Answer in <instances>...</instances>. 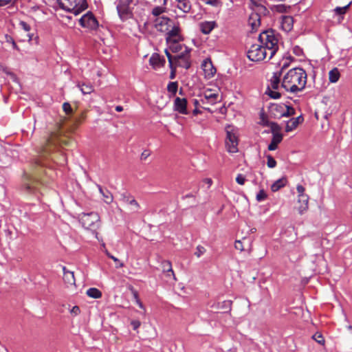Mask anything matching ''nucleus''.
<instances>
[{"label": "nucleus", "instance_id": "1", "mask_svg": "<svg viewBox=\"0 0 352 352\" xmlns=\"http://www.w3.org/2000/svg\"><path fill=\"white\" fill-rule=\"evenodd\" d=\"M307 76L306 72L300 68H293L283 76L281 87L287 91L297 94L302 91L306 85Z\"/></svg>", "mask_w": 352, "mask_h": 352}, {"label": "nucleus", "instance_id": "2", "mask_svg": "<svg viewBox=\"0 0 352 352\" xmlns=\"http://www.w3.org/2000/svg\"><path fill=\"white\" fill-rule=\"evenodd\" d=\"M258 42L268 51V59H271L278 50L279 34L272 29L262 32Z\"/></svg>", "mask_w": 352, "mask_h": 352}, {"label": "nucleus", "instance_id": "3", "mask_svg": "<svg viewBox=\"0 0 352 352\" xmlns=\"http://www.w3.org/2000/svg\"><path fill=\"white\" fill-rule=\"evenodd\" d=\"M60 8L67 12L78 15L85 10L88 4L87 0H57Z\"/></svg>", "mask_w": 352, "mask_h": 352}, {"label": "nucleus", "instance_id": "4", "mask_svg": "<svg viewBox=\"0 0 352 352\" xmlns=\"http://www.w3.org/2000/svg\"><path fill=\"white\" fill-rule=\"evenodd\" d=\"M115 4L121 21H125L133 18V0H116Z\"/></svg>", "mask_w": 352, "mask_h": 352}, {"label": "nucleus", "instance_id": "5", "mask_svg": "<svg viewBox=\"0 0 352 352\" xmlns=\"http://www.w3.org/2000/svg\"><path fill=\"white\" fill-rule=\"evenodd\" d=\"M80 221L85 229L95 231L99 227L100 217L98 213L94 212L82 213L80 215Z\"/></svg>", "mask_w": 352, "mask_h": 352}, {"label": "nucleus", "instance_id": "6", "mask_svg": "<svg viewBox=\"0 0 352 352\" xmlns=\"http://www.w3.org/2000/svg\"><path fill=\"white\" fill-rule=\"evenodd\" d=\"M247 54L248 58L252 61L263 60L269 55L268 51L260 43L252 45Z\"/></svg>", "mask_w": 352, "mask_h": 352}, {"label": "nucleus", "instance_id": "7", "mask_svg": "<svg viewBox=\"0 0 352 352\" xmlns=\"http://www.w3.org/2000/svg\"><path fill=\"white\" fill-rule=\"evenodd\" d=\"M80 25L89 30H96L98 25V21L91 12H87L79 19Z\"/></svg>", "mask_w": 352, "mask_h": 352}, {"label": "nucleus", "instance_id": "8", "mask_svg": "<svg viewBox=\"0 0 352 352\" xmlns=\"http://www.w3.org/2000/svg\"><path fill=\"white\" fill-rule=\"evenodd\" d=\"M191 50L184 47V50L179 54L174 56V64L175 67H181L188 69L190 67V53Z\"/></svg>", "mask_w": 352, "mask_h": 352}, {"label": "nucleus", "instance_id": "9", "mask_svg": "<svg viewBox=\"0 0 352 352\" xmlns=\"http://www.w3.org/2000/svg\"><path fill=\"white\" fill-rule=\"evenodd\" d=\"M166 43L183 41L179 23L174 21L173 25H171L166 32Z\"/></svg>", "mask_w": 352, "mask_h": 352}, {"label": "nucleus", "instance_id": "10", "mask_svg": "<svg viewBox=\"0 0 352 352\" xmlns=\"http://www.w3.org/2000/svg\"><path fill=\"white\" fill-rule=\"evenodd\" d=\"M230 126L226 130L227 136L226 140V144L228 148V151L230 153H236L238 151V139L236 134L232 130H229Z\"/></svg>", "mask_w": 352, "mask_h": 352}, {"label": "nucleus", "instance_id": "11", "mask_svg": "<svg viewBox=\"0 0 352 352\" xmlns=\"http://www.w3.org/2000/svg\"><path fill=\"white\" fill-rule=\"evenodd\" d=\"M173 22L174 21L169 18L162 16L156 19L154 26L157 31L166 33L168 30V28L173 25Z\"/></svg>", "mask_w": 352, "mask_h": 352}, {"label": "nucleus", "instance_id": "12", "mask_svg": "<svg viewBox=\"0 0 352 352\" xmlns=\"http://www.w3.org/2000/svg\"><path fill=\"white\" fill-rule=\"evenodd\" d=\"M218 99V94L212 93L211 91H206L201 96V102L204 105L203 108L209 109L207 107L209 104H214L217 103Z\"/></svg>", "mask_w": 352, "mask_h": 352}, {"label": "nucleus", "instance_id": "13", "mask_svg": "<svg viewBox=\"0 0 352 352\" xmlns=\"http://www.w3.org/2000/svg\"><path fill=\"white\" fill-rule=\"evenodd\" d=\"M60 142L59 134L57 132L51 133L46 140L45 145L43 148V153H49L52 147H55Z\"/></svg>", "mask_w": 352, "mask_h": 352}, {"label": "nucleus", "instance_id": "14", "mask_svg": "<svg viewBox=\"0 0 352 352\" xmlns=\"http://www.w3.org/2000/svg\"><path fill=\"white\" fill-rule=\"evenodd\" d=\"M265 15L261 14L259 12L252 11L248 19V24L251 26L252 30H256L260 26L261 16Z\"/></svg>", "mask_w": 352, "mask_h": 352}, {"label": "nucleus", "instance_id": "15", "mask_svg": "<svg viewBox=\"0 0 352 352\" xmlns=\"http://www.w3.org/2000/svg\"><path fill=\"white\" fill-rule=\"evenodd\" d=\"M250 8L252 11L259 12L261 14H267L268 11L265 7V0H250Z\"/></svg>", "mask_w": 352, "mask_h": 352}, {"label": "nucleus", "instance_id": "16", "mask_svg": "<svg viewBox=\"0 0 352 352\" xmlns=\"http://www.w3.org/2000/svg\"><path fill=\"white\" fill-rule=\"evenodd\" d=\"M201 67L204 70L205 76L208 78L213 77L216 73V69L213 66V64L210 58H206L203 61Z\"/></svg>", "mask_w": 352, "mask_h": 352}, {"label": "nucleus", "instance_id": "17", "mask_svg": "<svg viewBox=\"0 0 352 352\" xmlns=\"http://www.w3.org/2000/svg\"><path fill=\"white\" fill-rule=\"evenodd\" d=\"M120 201L124 204H129L132 206V209L134 212H137L140 206L135 198L129 193H122L120 195Z\"/></svg>", "mask_w": 352, "mask_h": 352}, {"label": "nucleus", "instance_id": "18", "mask_svg": "<svg viewBox=\"0 0 352 352\" xmlns=\"http://www.w3.org/2000/svg\"><path fill=\"white\" fill-rule=\"evenodd\" d=\"M187 100L186 98H176L174 102V109L182 114H188Z\"/></svg>", "mask_w": 352, "mask_h": 352}, {"label": "nucleus", "instance_id": "19", "mask_svg": "<svg viewBox=\"0 0 352 352\" xmlns=\"http://www.w3.org/2000/svg\"><path fill=\"white\" fill-rule=\"evenodd\" d=\"M165 59L161 57L158 54H153L150 59L149 63L155 69H158L164 66L165 63Z\"/></svg>", "mask_w": 352, "mask_h": 352}, {"label": "nucleus", "instance_id": "20", "mask_svg": "<svg viewBox=\"0 0 352 352\" xmlns=\"http://www.w3.org/2000/svg\"><path fill=\"white\" fill-rule=\"evenodd\" d=\"M275 108L277 109H282V113H280V115L274 113V116L276 117H289L295 114L294 109L287 105L281 104L279 106H276Z\"/></svg>", "mask_w": 352, "mask_h": 352}, {"label": "nucleus", "instance_id": "21", "mask_svg": "<svg viewBox=\"0 0 352 352\" xmlns=\"http://www.w3.org/2000/svg\"><path fill=\"white\" fill-rule=\"evenodd\" d=\"M298 201L299 204L298 208V212L302 214L308 210L309 197L307 195H301V197L298 198Z\"/></svg>", "mask_w": 352, "mask_h": 352}, {"label": "nucleus", "instance_id": "22", "mask_svg": "<svg viewBox=\"0 0 352 352\" xmlns=\"http://www.w3.org/2000/svg\"><path fill=\"white\" fill-rule=\"evenodd\" d=\"M294 19L291 16H283L281 21V27L285 32H289L293 28Z\"/></svg>", "mask_w": 352, "mask_h": 352}, {"label": "nucleus", "instance_id": "23", "mask_svg": "<svg viewBox=\"0 0 352 352\" xmlns=\"http://www.w3.org/2000/svg\"><path fill=\"white\" fill-rule=\"evenodd\" d=\"M280 76L281 72H274L270 79V84L268 85V87L272 89H278L280 86Z\"/></svg>", "mask_w": 352, "mask_h": 352}, {"label": "nucleus", "instance_id": "24", "mask_svg": "<svg viewBox=\"0 0 352 352\" xmlns=\"http://www.w3.org/2000/svg\"><path fill=\"white\" fill-rule=\"evenodd\" d=\"M63 279L65 282L69 285H75V278L74 274L73 272L67 270L65 267H63Z\"/></svg>", "mask_w": 352, "mask_h": 352}, {"label": "nucleus", "instance_id": "25", "mask_svg": "<svg viewBox=\"0 0 352 352\" xmlns=\"http://www.w3.org/2000/svg\"><path fill=\"white\" fill-rule=\"evenodd\" d=\"M162 266L163 269V272L166 273V276L168 277L172 276L174 280H175V276L172 269L171 263L168 261H164L162 263Z\"/></svg>", "mask_w": 352, "mask_h": 352}, {"label": "nucleus", "instance_id": "26", "mask_svg": "<svg viewBox=\"0 0 352 352\" xmlns=\"http://www.w3.org/2000/svg\"><path fill=\"white\" fill-rule=\"evenodd\" d=\"M283 135L280 133L274 134L271 143L268 145V150L274 151L278 144L282 141Z\"/></svg>", "mask_w": 352, "mask_h": 352}, {"label": "nucleus", "instance_id": "27", "mask_svg": "<svg viewBox=\"0 0 352 352\" xmlns=\"http://www.w3.org/2000/svg\"><path fill=\"white\" fill-rule=\"evenodd\" d=\"M215 22L214 21H205L200 23L201 31L205 34H209L214 28Z\"/></svg>", "mask_w": 352, "mask_h": 352}, {"label": "nucleus", "instance_id": "28", "mask_svg": "<svg viewBox=\"0 0 352 352\" xmlns=\"http://www.w3.org/2000/svg\"><path fill=\"white\" fill-rule=\"evenodd\" d=\"M98 187L100 194L103 197V201L107 204H110L111 203H112L113 200V197L111 192L108 190H103L102 188L99 185L98 186Z\"/></svg>", "mask_w": 352, "mask_h": 352}, {"label": "nucleus", "instance_id": "29", "mask_svg": "<svg viewBox=\"0 0 352 352\" xmlns=\"http://www.w3.org/2000/svg\"><path fill=\"white\" fill-rule=\"evenodd\" d=\"M232 301L231 300H224L221 302H217L215 305H212V307L217 309H221L225 311H230L231 309Z\"/></svg>", "mask_w": 352, "mask_h": 352}, {"label": "nucleus", "instance_id": "30", "mask_svg": "<svg viewBox=\"0 0 352 352\" xmlns=\"http://www.w3.org/2000/svg\"><path fill=\"white\" fill-rule=\"evenodd\" d=\"M287 184V179L285 177H282L278 180H276L274 183L271 186V190L273 192H276L279 190L281 188L284 187Z\"/></svg>", "mask_w": 352, "mask_h": 352}, {"label": "nucleus", "instance_id": "31", "mask_svg": "<svg viewBox=\"0 0 352 352\" xmlns=\"http://www.w3.org/2000/svg\"><path fill=\"white\" fill-rule=\"evenodd\" d=\"M177 7L184 13H188L191 9V5L188 0H182L177 3Z\"/></svg>", "mask_w": 352, "mask_h": 352}, {"label": "nucleus", "instance_id": "32", "mask_svg": "<svg viewBox=\"0 0 352 352\" xmlns=\"http://www.w3.org/2000/svg\"><path fill=\"white\" fill-rule=\"evenodd\" d=\"M179 42L180 41L167 42V44L169 45V48L172 52L177 53L186 47L185 45L180 44Z\"/></svg>", "mask_w": 352, "mask_h": 352}, {"label": "nucleus", "instance_id": "33", "mask_svg": "<svg viewBox=\"0 0 352 352\" xmlns=\"http://www.w3.org/2000/svg\"><path fill=\"white\" fill-rule=\"evenodd\" d=\"M340 76L339 70L337 68H333L329 73V79L331 82L335 83L338 82Z\"/></svg>", "mask_w": 352, "mask_h": 352}, {"label": "nucleus", "instance_id": "34", "mask_svg": "<svg viewBox=\"0 0 352 352\" xmlns=\"http://www.w3.org/2000/svg\"><path fill=\"white\" fill-rule=\"evenodd\" d=\"M86 293L88 296L93 298H99L102 296L101 292L99 289H98L97 288H94V287L89 288L87 291Z\"/></svg>", "mask_w": 352, "mask_h": 352}, {"label": "nucleus", "instance_id": "35", "mask_svg": "<svg viewBox=\"0 0 352 352\" xmlns=\"http://www.w3.org/2000/svg\"><path fill=\"white\" fill-rule=\"evenodd\" d=\"M80 88V91L83 94H89L94 91V87L90 84L82 83L78 85Z\"/></svg>", "mask_w": 352, "mask_h": 352}, {"label": "nucleus", "instance_id": "36", "mask_svg": "<svg viewBox=\"0 0 352 352\" xmlns=\"http://www.w3.org/2000/svg\"><path fill=\"white\" fill-rule=\"evenodd\" d=\"M296 122H297L296 120H294L293 118L290 119L287 122V124L285 126V131L290 132V131H293L294 129H295L298 126V124Z\"/></svg>", "mask_w": 352, "mask_h": 352}, {"label": "nucleus", "instance_id": "37", "mask_svg": "<svg viewBox=\"0 0 352 352\" xmlns=\"http://www.w3.org/2000/svg\"><path fill=\"white\" fill-rule=\"evenodd\" d=\"M178 84L177 82H170L167 86V90L172 95H175L177 91Z\"/></svg>", "mask_w": 352, "mask_h": 352}, {"label": "nucleus", "instance_id": "38", "mask_svg": "<svg viewBox=\"0 0 352 352\" xmlns=\"http://www.w3.org/2000/svg\"><path fill=\"white\" fill-rule=\"evenodd\" d=\"M276 89H271V88L268 87L267 91L266 93L270 96V98L274 99H278L280 97V94L276 91Z\"/></svg>", "mask_w": 352, "mask_h": 352}, {"label": "nucleus", "instance_id": "39", "mask_svg": "<svg viewBox=\"0 0 352 352\" xmlns=\"http://www.w3.org/2000/svg\"><path fill=\"white\" fill-rule=\"evenodd\" d=\"M351 3V2H350L348 5L345 6L344 7H336L334 10L335 12L339 15L344 14L346 12V10H348Z\"/></svg>", "mask_w": 352, "mask_h": 352}, {"label": "nucleus", "instance_id": "40", "mask_svg": "<svg viewBox=\"0 0 352 352\" xmlns=\"http://www.w3.org/2000/svg\"><path fill=\"white\" fill-rule=\"evenodd\" d=\"M266 157H267V166L270 168H274L276 166V160L270 155H267Z\"/></svg>", "mask_w": 352, "mask_h": 352}, {"label": "nucleus", "instance_id": "41", "mask_svg": "<svg viewBox=\"0 0 352 352\" xmlns=\"http://www.w3.org/2000/svg\"><path fill=\"white\" fill-rule=\"evenodd\" d=\"M5 38L6 42L8 43H10L14 49L17 50H19L18 45H16L14 38L11 36L6 34Z\"/></svg>", "mask_w": 352, "mask_h": 352}, {"label": "nucleus", "instance_id": "42", "mask_svg": "<svg viewBox=\"0 0 352 352\" xmlns=\"http://www.w3.org/2000/svg\"><path fill=\"white\" fill-rule=\"evenodd\" d=\"M313 339L317 342L318 343L320 344H324V339L322 336V335L320 333H316L313 336H312Z\"/></svg>", "mask_w": 352, "mask_h": 352}, {"label": "nucleus", "instance_id": "43", "mask_svg": "<svg viewBox=\"0 0 352 352\" xmlns=\"http://www.w3.org/2000/svg\"><path fill=\"white\" fill-rule=\"evenodd\" d=\"M267 195L265 191L263 189L259 190L258 194L256 195V200L258 201H264L267 198Z\"/></svg>", "mask_w": 352, "mask_h": 352}, {"label": "nucleus", "instance_id": "44", "mask_svg": "<svg viewBox=\"0 0 352 352\" xmlns=\"http://www.w3.org/2000/svg\"><path fill=\"white\" fill-rule=\"evenodd\" d=\"M206 248L201 245H197L196 248V251L195 252V255L199 258L206 252Z\"/></svg>", "mask_w": 352, "mask_h": 352}, {"label": "nucleus", "instance_id": "45", "mask_svg": "<svg viewBox=\"0 0 352 352\" xmlns=\"http://www.w3.org/2000/svg\"><path fill=\"white\" fill-rule=\"evenodd\" d=\"M270 128L272 130V132L274 134L280 133L279 131H280V126L275 123V122H271L270 123Z\"/></svg>", "mask_w": 352, "mask_h": 352}, {"label": "nucleus", "instance_id": "46", "mask_svg": "<svg viewBox=\"0 0 352 352\" xmlns=\"http://www.w3.org/2000/svg\"><path fill=\"white\" fill-rule=\"evenodd\" d=\"M63 111L67 113V114H71L72 113V109L71 107V105L68 102H64L63 104Z\"/></svg>", "mask_w": 352, "mask_h": 352}, {"label": "nucleus", "instance_id": "47", "mask_svg": "<svg viewBox=\"0 0 352 352\" xmlns=\"http://www.w3.org/2000/svg\"><path fill=\"white\" fill-rule=\"evenodd\" d=\"M166 55L168 59V63L170 68H173V65L174 64V56H173L168 50H165Z\"/></svg>", "mask_w": 352, "mask_h": 352}, {"label": "nucleus", "instance_id": "48", "mask_svg": "<svg viewBox=\"0 0 352 352\" xmlns=\"http://www.w3.org/2000/svg\"><path fill=\"white\" fill-rule=\"evenodd\" d=\"M245 180V177L242 174H239L236 177V182L240 185H243Z\"/></svg>", "mask_w": 352, "mask_h": 352}, {"label": "nucleus", "instance_id": "49", "mask_svg": "<svg viewBox=\"0 0 352 352\" xmlns=\"http://www.w3.org/2000/svg\"><path fill=\"white\" fill-rule=\"evenodd\" d=\"M164 10L162 7H155L152 10V14L155 16H159L163 12Z\"/></svg>", "mask_w": 352, "mask_h": 352}, {"label": "nucleus", "instance_id": "50", "mask_svg": "<svg viewBox=\"0 0 352 352\" xmlns=\"http://www.w3.org/2000/svg\"><path fill=\"white\" fill-rule=\"evenodd\" d=\"M111 258L116 263V268H121L124 266L123 263L121 262L118 258L115 256H111Z\"/></svg>", "mask_w": 352, "mask_h": 352}, {"label": "nucleus", "instance_id": "51", "mask_svg": "<svg viewBox=\"0 0 352 352\" xmlns=\"http://www.w3.org/2000/svg\"><path fill=\"white\" fill-rule=\"evenodd\" d=\"M297 192L298 193V198L301 197V195H306L305 194V188L301 185H298L296 187Z\"/></svg>", "mask_w": 352, "mask_h": 352}, {"label": "nucleus", "instance_id": "52", "mask_svg": "<svg viewBox=\"0 0 352 352\" xmlns=\"http://www.w3.org/2000/svg\"><path fill=\"white\" fill-rule=\"evenodd\" d=\"M234 247L236 250H239L240 251L244 250V247L243 245V242L241 241H236Z\"/></svg>", "mask_w": 352, "mask_h": 352}, {"label": "nucleus", "instance_id": "53", "mask_svg": "<svg viewBox=\"0 0 352 352\" xmlns=\"http://www.w3.org/2000/svg\"><path fill=\"white\" fill-rule=\"evenodd\" d=\"M131 324L134 330H137L141 325V322L139 320H132Z\"/></svg>", "mask_w": 352, "mask_h": 352}, {"label": "nucleus", "instance_id": "54", "mask_svg": "<svg viewBox=\"0 0 352 352\" xmlns=\"http://www.w3.org/2000/svg\"><path fill=\"white\" fill-rule=\"evenodd\" d=\"M19 25L25 31L29 32L30 30V26L25 21H21Z\"/></svg>", "mask_w": 352, "mask_h": 352}, {"label": "nucleus", "instance_id": "55", "mask_svg": "<svg viewBox=\"0 0 352 352\" xmlns=\"http://www.w3.org/2000/svg\"><path fill=\"white\" fill-rule=\"evenodd\" d=\"M13 5V0H0V7Z\"/></svg>", "mask_w": 352, "mask_h": 352}, {"label": "nucleus", "instance_id": "56", "mask_svg": "<svg viewBox=\"0 0 352 352\" xmlns=\"http://www.w3.org/2000/svg\"><path fill=\"white\" fill-rule=\"evenodd\" d=\"M71 314H74V316H77L80 314V308L78 306H74L71 309Z\"/></svg>", "mask_w": 352, "mask_h": 352}, {"label": "nucleus", "instance_id": "57", "mask_svg": "<svg viewBox=\"0 0 352 352\" xmlns=\"http://www.w3.org/2000/svg\"><path fill=\"white\" fill-rule=\"evenodd\" d=\"M202 1H204L207 4L215 6L217 5L218 0H201Z\"/></svg>", "mask_w": 352, "mask_h": 352}, {"label": "nucleus", "instance_id": "58", "mask_svg": "<svg viewBox=\"0 0 352 352\" xmlns=\"http://www.w3.org/2000/svg\"><path fill=\"white\" fill-rule=\"evenodd\" d=\"M203 182L204 183H206V184H208V187H210L212 185V179L210 178H205L203 180Z\"/></svg>", "mask_w": 352, "mask_h": 352}, {"label": "nucleus", "instance_id": "59", "mask_svg": "<svg viewBox=\"0 0 352 352\" xmlns=\"http://www.w3.org/2000/svg\"><path fill=\"white\" fill-rule=\"evenodd\" d=\"M293 119L294 120H296L297 122L296 123L298 124V125L303 121V118L301 116H298L297 118H294Z\"/></svg>", "mask_w": 352, "mask_h": 352}, {"label": "nucleus", "instance_id": "60", "mask_svg": "<svg viewBox=\"0 0 352 352\" xmlns=\"http://www.w3.org/2000/svg\"><path fill=\"white\" fill-rule=\"evenodd\" d=\"M25 188L28 192H31L32 190L33 187L30 184H25Z\"/></svg>", "mask_w": 352, "mask_h": 352}, {"label": "nucleus", "instance_id": "61", "mask_svg": "<svg viewBox=\"0 0 352 352\" xmlns=\"http://www.w3.org/2000/svg\"><path fill=\"white\" fill-rule=\"evenodd\" d=\"M276 106H277V105L272 106V109H271V111H272V112H274V111H276L278 112V113L280 114V113H282V109H276V108H275ZM273 113L274 114L275 113Z\"/></svg>", "mask_w": 352, "mask_h": 352}, {"label": "nucleus", "instance_id": "62", "mask_svg": "<svg viewBox=\"0 0 352 352\" xmlns=\"http://www.w3.org/2000/svg\"><path fill=\"white\" fill-rule=\"evenodd\" d=\"M132 292H133V297L135 299V301L138 300V299H140L138 297V294L137 291L132 289Z\"/></svg>", "mask_w": 352, "mask_h": 352}, {"label": "nucleus", "instance_id": "63", "mask_svg": "<svg viewBox=\"0 0 352 352\" xmlns=\"http://www.w3.org/2000/svg\"><path fill=\"white\" fill-rule=\"evenodd\" d=\"M136 302L141 309L144 308L143 304L142 303L140 299H138V300H136Z\"/></svg>", "mask_w": 352, "mask_h": 352}, {"label": "nucleus", "instance_id": "64", "mask_svg": "<svg viewBox=\"0 0 352 352\" xmlns=\"http://www.w3.org/2000/svg\"><path fill=\"white\" fill-rule=\"evenodd\" d=\"M116 110L118 111V112H120L123 110V107L122 106H116Z\"/></svg>", "mask_w": 352, "mask_h": 352}]
</instances>
